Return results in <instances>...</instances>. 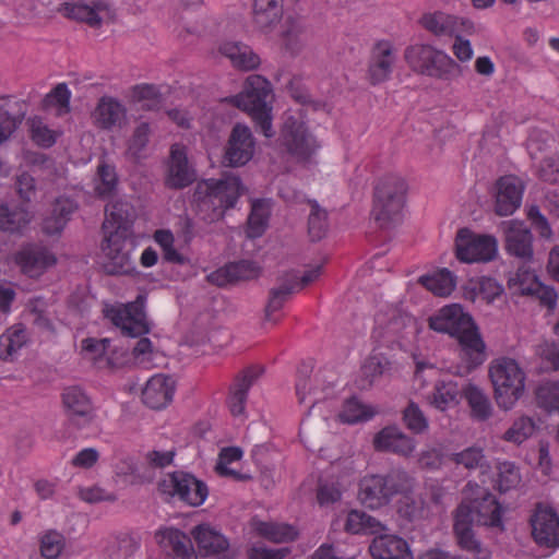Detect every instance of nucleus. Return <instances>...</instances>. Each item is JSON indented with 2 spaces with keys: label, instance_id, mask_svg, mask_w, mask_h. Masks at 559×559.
Wrapping results in <instances>:
<instances>
[{
  "label": "nucleus",
  "instance_id": "obj_1",
  "mask_svg": "<svg viewBox=\"0 0 559 559\" xmlns=\"http://www.w3.org/2000/svg\"><path fill=\"white\" fill-rule=\"evenodd\" d=\"M105 212L116 225V229L103 243V251L108 259L104 264L105 271L110 275L130 274L134 270L131 259V228L136 217L134 206L126 200L117 199L106 205Z\"/></svg>",
  "mask_w": 559,
  "mask_h": 559
},
{
  "label": "nucleus",
  "instance_id": "obj_2",
  "mask_svg": "<svg viewBox=\"0 0 559 559\" xmlns=\"http://www.w3.org/2000/svg\"><path fill=\"white\" fill-rule=\"evenodd\" d=\"M245 192L241 179L234 175L198 181L192 194V207L198 217L213 224L224 218L225 213L234 209Z\"/></svg>",
  "mask_w": 559,
  "mask_h": 559
},
{
  "label": "nucleus",
  "instance_id": "obj_3",
  "mask_svg": "<svg viewBox=\"0 0 559 559\" xmlns=\"http://www.w3.org/2000/svg\"><path fill=\"white\" fill-rule=\"evenodd\" d=\"M412 475L404 468H392L386 474L364 476L358 484L359 502L371 510L388 506L399 492L411 488Z\"/></svg>",
  "mask_w": 559,
  "mask_h": 559
},
{
  "label": "nucleus",
  "instance_id": "obj_4",
  "mask_svg": "<svg viewBox=\"0 0 559 559\" xmlns=\"http://www.w3.org/2000/svg\"><path fill=\"white\" fill-rule=\"evenodd\" d=\"M493 386V399L502 411H511L525 391L526 374L519 362L510 357L493 359L488 369Z\"/></svg>",
  "mask_w": 559,
  "mask_h": 559
},
{
  "label": "nucleus",
  "instance_id": "obj_5",
  "mask_svg": "<svg viewBox=\"0 0 559 559\" xmlns=\"http://www.w3.org/2000/svg\"><path fill=\"white\" fill-rule=\"evenodd\" d=\"M407 192L406 181L399 175H386L374 186L372 216L381 228L401 221Z\"/></svg>",
  "mask_w": 559,
  "mask_h": 559
},
{
  "label": "nucleus",
  "instance_id": "obj_6",
  "mask_svg": "<svg viewBox=\"0 0 559 559\" xmlns=\"http://www.w3.org/2000/svg\"><path fill=\"white\" fill-rule=\"evenodd\" d=\"M404 58L412 70L423 75L451 80L462 73V68L455 60L430 45L408 46L404 51Z\"/></svg>",
  "mask_w": 559,
  "mask_h": 559
},
{
  "label": "nucleus",
  "instance_id": "obj_7",
  "mask_svg": "<svg viewBox=\"0 0 559 559\" xmlns=\"http://www.w3.org/2000/svg\"><path fill=\"white\" fill-rule=\"evenodd\" d=\"M158 490L162 495L176 498L190 507L202 506L209 496L207 485L183 471L167 474L166 478L158 483Z\"/></svg>",
  "mask_w": 559,
  "mask_h": 559
},
{
  "label": "nucleus",
  "instance_id": "obj_8",
  "mask_svg": "<svg viewBox=\"0 0 559 559\" xmlns=\"http://www.w3.org/2000/svg\"><path fill=\"white\" fill-rule=\"evenodd\" d=\"M497 240L488 235H475L468 228H461L455 238L456 258L465 263L488 262L496 258Z\"/></svg>",
  "mask_w": 559,
  "mask_h": 559
},
{
  "label": "nucleus",
  "instance_id": "obj_9",
  "mask_svg": "<svg viewBox=\"0 0 559 559\" xmlns=\"http://www.w3.org/2000/svg\"><path fill=\"white\" fill-rule=\"evenodd\" d=\"M271 92L269 81L260 75H255L246 81L242 92L226 97L225 102L253 117L272 110L267 103Z\"/></svg>",
  "mask_w": 559,
  "mask_h": 559
},
{
  "label": "nucleus",
  "instance_id": "obj_10",
  "mask_svg": "<svg viewBox=\"0 0 559 559\" xmlns=\"http://www.w3.org/2000/svg\"><path fill=\"white\" fill-rule=\"evenodd\" d=\"M427 322L430 330L448 334L452 338H456L476 323L472 314L460 304L443 306L432 313Z\"/></svg>",
  "mask_w": 559,
  "mask_h": 559
},
{
  "label": "nucleus",
  "instance_id": "obj_11",
  "mask_svg": "<svg viewBox=\"0 0 559 559\" xmlns=\"http://www.w3.org/2000/svg\"><path fill=\"white\" fill-rule=\"evenodd\" d=\"M533 540L543 548L559 547V514L551 507L537 503L530 516Z\"/></svg>",
  "mask_w": 559,
  "mask_h": 559
},
{
  "label": "nucleus",
  "instance_id": "obj_12",
  "mask_svg": "<svg viewBox=\"0 0 559 559\" xmlns=\"http://www.w3.org/2000/svg\"><path fill=\"white\" fill-rule=\"evenodd\" d=\"M197 169L189 162L186 146L173 144L167 160L165 186L173 190H181L197 181Z\"/></svg>",
  "mask_w": 559,
  "mask_h": 559
},
{
  "label": "nucleus",
  "instance_id": "obj_13",
  "mask_svg": "<svg viewBox=\"0 0 559 559\" xmlns=\"http://www.w3.org/2000/svg\"><path fill=\"white\" fill-rule=\"evenodd\" d=\"M282 140L288 153L298 160H307L316 152L318 145L308 132L304 122L289 116L282 128Z\"/></svg>",
  "mask_w": 559,
  "mask_h": 559
},
{
  "label": "nucleus",
  "instance_id": "obj_14",
  "mask_svg": "<svg viewBox=\"0 0 559 559\" xmlns=\"http://www.w3.org/2000/svg\"><path fill=\"white\" fill-rule=\"evenodd\" d=\"M254 145L250 128L242 123H236L225 147L224 163L230 167L246 165L253 157Z\"/></svg>",
  "mask_w": 559,
  "mask_h": 559
},
{
  "label": "nucleus",
  "instance_id": "obj_15",
  "mask_svg": "<svg viewBox=\"0 0 559 559\" xmlns=\"http://www.w3.org/2000/svg\"><path fill=\"white\" fill-rule=\"evenodd\" d=\"M62 404L69 423L73 427L83 429L94 421L95 413L92 401L80 386L66 388L62 393Z\"/></svg>",
  "mask_w": 559,
  "mask_h": 559
},
{
  "label": "nucleus",
  "instance_id": "obj_16",
  "mask_svg": "<svg viewBox=\"0 0 559 559\" xmlns=\"http://www.w3.org/2000/svg\"><path fill=\"white\" fill-rule=\"evenodd\" d=\"M504 248L510 255L531 262L534 257L533 235L524 222L511 219L501 224Z\"/></svg>",
  "mask_w": 559,
  "mask_h": 559
},
{
  "label": "nucleus",
  "instance_id": "obj_17",
  "mask_svg": "<svg viewBox=\"0 0 559 559\" xmlns=\"http://www.w3.org/2000/svg\"><path fill=\"white\" fill-rule=\"evenodd\" d=\"M155 540L163 550V559H197L191 538L176 527H160Z\"/></svg>",
  "mask_w": 559,
  "mask_h": 559
},
{
  "label": "nucleus",
  "instance_id": "obj_18",
  "mask_svg": "<svg viewBox=\"0 0 559 559\" xmlns=\"http://www.w3.org/2000/svg\"><path fill=\"white\" fill-rule=\"evenodd\" d=\"M372 443L378 452L393 453L403 457H409L417 445L416 440L403 432L397 425L383 427L374 435Z\"/></svg>",
  "mask_w": 559,
  "mask_h": 559
},
{
  "label": "nucleus",
  "instance_id": "obj_19",
  "mask_svg": "<svg viewBox=\"0 0 559 559\" xmlns=\"http://www.w3.org/2000/svg\"><path fill=\"white\" fill-rule=\"evenodd\" d=\"M495 213L499 216L512 215L522 203L524 187L514 176L500 177L495 185Z\"/></svg>",
  "mask_w": 559,
  "mask_h": 559
},
{
  "label": "nucleus",
  "instance_id": "obj_20",
  "mask_svg": "<svg viewBox=\"0 0 559 559\" xmlns=\"http://www.w3.org/2000/svg\"><path fill=\"white\" fill-rule=\"evenodd\" d=\"M455 340L460 347V358L468 371L479 368L486 361L487 346L477 323H474Z\"/></svg>",
  "mask_w": 559,
  "mask_h": 559
},
{
  "label": "nucleus",
  "instance_id": "obj_21",
  "mask_svg": "<svg viewBox=\"0 0 559 559\" xmlns=\"http://www.w3.org/2000/svg\"><path fill=\"white\" fill-rule=\"evenodd\" d=\"M199 552L203 557L217 556L228 558L229 540L217 528L209 523H201L191 530Z\"/></svg>",
  "mask_w": 559,
  "mask_h": 559
},
{
  "label": "nucleus",
  "instance_id": "obj_22",
  "mask_svg": "<svg viewBox=\"0 0 559 559\" xmlns=\"http://www.w3.org/2000/svg\"><path fill=\"white\" fill-rule=\"evenodd\" d=\"M278 285L272 287L269 292L267 302L264 307V320L277 323L274 313L280 311L298 286V275L296 272H287L277 277Z\"/></svg>",
  "mask_w": 559,
  "mask_h": 559
},
{
  "label": "nucleus",
  "instance_id": "obj_23",
  "mask_svg": "<svg viewBox=\"0 0 559 559\" xmlns=\"http://www.w3.org/2000/svg\"><path fill=\"white\" fill-rule=\"evenodd\" d=\"M259 267L253 261L240 260L229 262L223 267L207 275V281L218 287L235 284L239 281H249L258 276Z\"/></svg>",
  "mask_w": 559,
  "mask_h": 559
},
{
  "label": "nucleus",
  "instance_id": "obj_24",
  "mask_svg": "<svg viewBox=\"0 0 559 559\" xmlns=\"http://www.w3.org/2000/svg\"><path fill=\"white\" fill-rule=\"evenodd\" d=\"M92 118L95 126L103 130L122 128L127 122V108L118 99L103 96L99 98Z\"/></svg>",
  "mask_w": 559,
  "mask_h": 559
},
{
  "label": "nucleus",
  "instance_id": "obj_25",
  "mask_svg": "<svg viewBox=\"0 0 559 559\" xmlns=\"http://www.w3.org/2000/svg\"><path fill=\"white\" fill-rule=\"evenodd\" d=\"M174 393L175 380L169 376L155 374L142 390V401L152 409H162L173 401Z\"/></svg>",
  "mask_w": 559,
  "mask_h": 559
},
{
  "label": "nucleus",
  "instance_id": "obj_26",
  "mask_svg": "<svg viewBox=\"0 0 559 559\" xmlns=\"http://www.w3.org/2000/svg\"><path fill=\"white\" fill-rule=\"evenodd\" d=\"M393 47L389 41H378L371 52L368 66L369 81L372 85L389 80L395 62Z\"/></svg>",
  "mask_w": 559,
  "mask_h": 559
},
{
  "label": "nucleus",
  "instance_id": "obj_27",
  "mask_svg": "<svg viewBox=\"0 0 559 559\" xmlns=\"http://www.w3.org/2000/svg\"><path fill=\"white\" fill-rule=\"evenodd\" d=\"M24 100H15L11 96L0 98V144L8 140L19 128L26 116Z\"/></svg>",
  "mask_w": 559,
  "mask_h": 559
},
{
  "label": "nucleus",
  "instance_id": "obj_28",
  "mask_svg": "<svg viewBox=\"0 0 559 559\" xmlns=\"http://www.w3.org/2000/svg\"><path fill=\"white\" fill-rule=\"evenodd\" d=\"M78 207L76 201L70 197L57 198L52 203L50 214L43 221V231L49 236L60 234Z\"/></svg>",
  "mask_w": 559,
  "mask_h": 559
},
{
  "label": "nucleus",
  "instance_id": "obj_29",
  "mask_svg": "<svg viewBox=\"0 0 559 559\" xmlns=\"http://www.w3.org/2000/svg\"><path fill=\"white\" fill-rule=\"evenodd\" d=\"M469 502L476 513V524L490 527H502L503 508L495 495L488 490H484L480 497L472 499Z\"/></svg>",
  "mask_w": 559,
  "mask_h": 559
},
{
  "label": "nucleus",
  "instance_id": "obj_30",
  "mask_svg": "<svg viewBox=\"0 0 559 559\" xmlns=\"http://www.w3.org/2000/svg\"><path fill=\"white\" fill-rule=\"evenodd\" d=\"M369 552L374 559H414L407 542L395 535L376 537Z\"/></svg>",
  "mask_w": 559,
  "mask_h": 559
},
{
  "label": "nucleus",
  "instance_id": "obj_31",
  "mask_svg": "<svg viewBox=\"0 0 559 559\" xmlns=\"http://www.w3.org/2000/svg\"><path fill=\"white\" fill-rule=\"evenodd\" d=\"M262 372L263 368L250 367L236 377L228 397V406L234 416H240L245 413L248 392Z\"/></svg>",
  "mask_w": 559,
  "mask_h": 559
},
{
  "label": "nucleus",
  "instance_id": "obj_32",
  "mask_svg": "<svg viewBox=\"0 0 559 559\" xmlns=\"http://www.w3.org/2000/svg\"><path fill=\"white\" fill-rule=\"evenodd\" d=\"M281 36L284 49L293 57L301 52L309 37L304 20L293 16L285 19Z\"/></svg>",
  "mask_w": 559,
  "mask_h": 559
},
{
  "label": "nucleus",
  "instance_id": "obj_33",
  "mask_svg": "<svg viewBox=\"0 0 559 559\" xmlns=\"http://www.w3.org/2000/svg\"><path fill=\"white\" fill-rule=\"evenodd\" d=\"M219 52L227 57L234 67L250 71L257 69L261 59L253 49L240 41H225L219 46Z\"/></svg>",
  "mask_w": 559,
  "mask_h": 559
},
{
  "label": "nucleus",
  "instance_id": "obj_34",
  "mask_svg": "<svg viewBox=\"0 0 559 559\" xmlns=\"http://www.w3.org/2000/svg\"><path fill=\"white\" fill-rule=\"evenodd\" d=\"M416 479L412 476L411 488L406 492H399L401 498L396 503V511L399 516L407 523H415L425 518L426 502L414 493Z\"/></svg>",
  "mask_w": 559,
  "mask_h": 559
},
{
  "label": "nucleus",
  "instance_id": "obj_35",
  "mask_svg": "<svg viewBox=\"0 0 559 559\" xmlns=\"http://www.w3.org/2000/svg\"><path fill=\"white\" fill-rule=\"evenodd\" d=\"M420 25L437 37H452L459 33V17L442 11L428 12L419 20Z\"/></svg>",
  "mask_w": 559,
  "mask_h": 559
},
{
  "label": "nucleus",
  "instance_id": "obj_36",
  "mask_svg": "<svg viewBox=\"0 0 559 559\" xmlns=\"http://www.w3.org/2000/svg\"><path fill=\"white\" fill-rule=\"evenodd\" d=\"M418 284L439 297L451 295L456 285V276L447 267L431 274H424L418 278Z\"/></svg>",
  "mask_w": 559,
  "mask_h": 559
},
{
  "label": "nucleus",
  "instance_id": "obj_37",
  "mask_svg": "<svg viewBox=\"0 0 559 559\" xmlns=\"http://www.w3.org/2000/svg\"><path fill=\"white\" fill-rule=\"evenodd\" d=\"M283 15V0H253V21L262 31L275 25Z\"/></svg>",
  "mask_w": 559,
  "mask_h": 559
},
{
  "label": "nucleus",
  "instance_id": "obj_38",
  "mask_svg": "<svg viewBox=\"0 0 559 559\" xmlns=\"http://www.w3.org/2000/svg\"><path fill=\"white\" fill-rule=\"evenodd\" d=\"M252 530L261 537L273 543H287L296 539L298 533L294 526L252 519Z\"/></svg>",
  "mask_w": 559,
  "mask_h": 559
},
{
  "label": "nucleus",
  "instance_id": "obj_39",
  "mask_svg": "<svg viewBox=\"0 0 559 559\" xmlns=\"http://www.w3.org/2000/svg\"><path fill=\"white\" fill-rule=\"evenodd\" d=\"M271 199H255L252 201L247 227L249 238H258L264 234L271 216Z\"/></svg>",
  "mask_w": 559,
  "mask_h": 559
},
{
  "label": "nucleus",
  "instance_id": "obj_40",
  "mask_svg": "<svg viewBox=\"0 0 559 559\" xmlns=\"http://www.w3.org/2000/svg\"><path fill=\"white\" fill-rule=\"evenodd\" d=\"M32 214L24 206L10 207L0 204V230L10 234H21L29 224Z\"/></svg>",
  "mask_w": 559,
  "mask_h": 559
},
{
  "label": "nucleus",
  "instance_id": "obj_41",
  "mask_svg": "<svg viewBox=\"0 0 559 559\" xmlns=\"http://www.w3.org/2000/svg\"><path fill=\"white\" fill-rule=\"evenodd\" d=\"M106 9L107 5L104 2L94 3L93 7L83 3L69 2L62 4V11L66 16L84 22L94 28L102 26L103 20L99 16V12Z\"/></svg>",
  "mask_w": 559,
  "mask_h": 559
},
{
  "label": "nucleus",
  "instance_id": "obj_42",
  "mask_svg": "<svg viewBox=\"0 0 559 559\" xmlns=\"http://www.w3.org/2000/svg\"><path fill=\"white\" fill-rule=\"evenodd\" d=\"M448 459L455 465H461L468 471L488 469L490 467L485 451L479 445H471L460 452L450 453Z\"/></svg>",
  "mask_w": 559,
  "mask_h": 559
},
{
  "label": "nucleus",
  "instance_id": "obj_43",
  "mask_svg": "<svg viewBox=\"0 0 559 559\" xmlns=\"http://www.w3.org/2000/svg\"><path fill=\"white\" fill-rule=\"evenodd\" d=\"M521 480L520 468L514 462L503 461L497 463L493 488L500 493L515 489L521 484Z\"/></svg>",
  "mask_w": 559,
  "mask_h": 559
},
{
  "label": "nucleus",
  "instance_id": "obj_44",
  "mask_svg": "<svg viewBox=\"0 0 559 559\" xmlns=\"http://www.w3.org/2000/svg\"><path fill=\"white\" fill-rule=\"evenodd\" d=\"M145 300L146 297L140 294L134 301L123 306V308L130 313V323L132 324V326H129L130 337H139L150 332V326L146 322L144 311Z\"/></svg>",
  "mask_w": 559,
  "mask_h": 559
},
{
  "label": "nucleus",
  "instance_id": "obj_45",
  "mask_svg": "<svg viewBox=\"0 0 559 559\" xmlns=\"http://www.w3.org/2000/svg\"><path fill=\"white\" fill-rule=\"evenodd\" d=\"M535 401L546 413H559V380L542 381L535 389Z\"/></svg>",
  "mask_w": 559,
  "mask_h": 559
},
{
  "label": "nucleus",
  "instance_id": "obj_46",
  "mask_svg": "<svg viewBox=\"0 0 559 559\" xmlns=\"http://www.w3.org/2000/svg\"><path fill=\"white\" fill-rule=\"evenodd\" d=\"M538 277L528 269L522 266L512 274L507 283L510 294L514 296L532 297L534 293L535 283H538Z\"/></svg>",
  "mask_w": 559,
  "mask_h": 559
},
{
  "label": "nucleus",
  "instance_id": "obj_47",
  "mask_svg": "<svg viewBox=\"0 0 559 559\" xmlns=\"http://www.w3.org/2000/svg\"><path fill=\"white\" fill-rule=\"evenodd\" d=\"M460 547L471 555V559H489V551L475 536L473 527H454Z\"/></svg>",
  "mask_w": 559,
  "mask_h": 559
},
{
  "label": "nucleus",
  "instance_id": "obj_48",
  "mask_svg": "<svg viewBox=\"0 0 559 559\" xmlns=\"http://www.w3.org/2000/svg\"><path fill=\"white\" fill-rule=\"evenodd\" d=\"M460 547L471 555V559H489V551L475 536L473 527H454Z\"/></svg>",
  "mask_w": 559,
  "mask_h": 559
},
{
  "label": "nucleus",
  "instance_id": "obj_49",
  "mask_svg": "<svg viewBox=\"0 0 559 559\" xmlns=\"http://www.w3.org/2000/svg\"><path fill=\"white\" fill-rule=\"evenodd\" d=\"M118 176L114 166L100 163L97 166L95 191L100 199L110 198L117 190Z\"/></svg>",
  "mask_w": 559,
  "mask_h": 559
},
{
  "label": "nucleus",
  "instance_id": "obj_50",
  "mask_svg": "<svg viewBox=\"0 0 559 559\" xmlns=\"http://www.w3.org/2000/svg\"><path fill=\"white\" fill-rule=\"evenodd\" d=\"M431 404L440 411H445L459 404L457 384L452 381L437 382L432 392Z\"/></svg>",
  "mask_w": 559,
  "mask_h": 559
},
{
  "label": "nucleus",
  "instance_id": "obj_51",
  "mask_svg": "<svg viewBox=\"0 0 559 559\" xmlns=\"http://www.w3.org/2000/svg\"><path fill=\"white\" fill-rule=\"evenodd\" d=\"M536 425L533 418L521 416L506 430L502 439L507 442L521 444L534 433Z\"/></svg>",
  "mask_w": 559,
  "mask_h": 559
},
{
  "label": "nucleus",
  "instance_id": "obj_52",
  "mask_svg": "<svg viewBox=\"0 0 559 559\" xmlns=\"http://www.w3.org/2000/svg\"><path fill=\"white\" fill-rule=\"evenodd\" d=\"M473 415L478 420H487L492 414L491 403L488 396L476 385H469L465 393Z\"/></svg>",
  "mask_w": 559,
  "mask_h": 559
},
{
  "label": "nucleus",
  "instance_id": "obj_53",
  "mask_svg": "<svg viewBox=\"0 0 559 559\" xmlns=\"http://www.w3.org/2000/svg\"><path fill=\"white\" fill-rule=\"evenodd\" d=\"M287 91L296 103L306 106L313 111L322 110L326 106L323 100L312 98L306 85L298 78H293L288 82Z\"/></svg>",
  "mask_w": 559,
  "mask_h": 559
},
{
  "label": "nucleus",
  "instance_id": "obj_54",
  "mask_svg": "<svg viewBox=\"0 0 559 559\" xmlns=\"http://www.w3.org/2000/svg\"><path fill=\"white\" fill-rule=\"evenodd\" d=\"M402 421L404 426L415 435L424 433L429 423L424 412L417 403L409 401L407 406L402 411Z\"/></svg>",
  "mask_w": 559,
  "mask_h": 559
},
{
  "label": "nucleus",
  "instance_id": "obj_55",
  "mask_svg": "<svg viewBox=\"0 0 559 559\" xmlns=\"http://www.w3.org/2000/svg\"><path fill=\"white\" fill-rule=\"evenodd\" d=\"M502 292L503 287L497 280L483 276L471 289H466L464 295L465 298L474 301L475 297L479 293L484 299H486L488 302H491L498 298Z\"/></svg>",
  "mask_w": 559,
  "mask_h": 559
},
{
  "label": "nucleus",
  "instance_id": "obj_56",
  "mask_svg": "<svg viewBox=\"0 0 559 559\" xmlns=\"http://www.w3.org/2000/svg\"><path fill=\"white\" fill-rule=\"evenodd\" d=\"M328 230V213L314 201L308 218V233L312 241L321 240Z\"/></svg>",
  "mask_w": 559,
  "mask_h": 559
},
{
  "label": "nucleus",
  "instance_id": "obj_57",
  "mask_svg": "<svg viewBox=\"0 0 559 559\" xmlns=\"http://www.w3.org/2000/svg\"><path fill=\"white\" fill-rule=\"evenodd\" d=\"M340 416L344 423L356 424L370 419L373 416V412L359 402L358 399L350 397L346 401Z\"/></svg>",
  "mask_w": 559,
  "mask_h": 559
},
{
  "label": "nucleus",
  "instance_id": "obj_58",
  "mask_svg": "<svg viewBox=\"0 0 559 559\" xmlns=\"http://www.w3.org/2000/svg\"><path fill=\"white\" fill-rule=\"evenodd\" d=\"M31 139L40 147L49 148L57 142L55 131L50 130L39 117L29 119Z\"/></svg>",
  "mask_w": 559,
  "mask_h": 559
},
{
  "label": "nucleus",
  "instance_id": "obj_59",
  "mask_svg": "<svg viewBox=\"0 0 559 559\" xmlns=\"http://www.w3.org/2000/svg\"><path fill=\"white\" fill-rule=\"evenodd\" d=\"M25 343L24 330H14L0 336V358L11 360L13 355L22 348Z\"/></svg>",
  "mask_w": 559,
  "mask_h": 559
},
{
  "label": "nucleus",
  "instance_id": "obj_60",
  "mask_svg": "<svg viewBox=\"0 0 559 559\" xmlns=\"http://www.w3.org/2000/svg\"><path fill=\"white\" fill-rule=\"evenodd\" d=\"M312 368L311 364L306 362H302L298 368L295 388L300 404L305 403L308 395L314 394V388L310 378Z\"/></svg>",
  "mask_w": 559,
  "mask_h": 559
},
{
  "label": "nucleus",
  "instance_id": "obj_61",
  "mask_svg": "<svg viewBox=\"0 0 559 559\" xmlns=\"http://www.w3.org/2000/svg\"><path fill=\"white\" fill-rule=\"evenodd\" d=\"M63 547L64 537L56 531H49L41 537L40 552L46 559H57Z\"/></svg>",
  "mask_w": 559,
  "mask_h": 559
},
{
  "label": "nucleus",
  "instance_id": "obj_62",
  "mask_svg": "<svg viewBox=\"0 0 559 559\" xmlns=\"http://www.w3.org/2000/svg\"><path fill=\"white\" fill-rule=\"evenodd\" d=\"M104 317L115 326L120 328L123 335L129 336L130 313L123 306H106L103 310Z\"/></svg>",
  "mask_w": 559,
  "mask_h": 559
},
{
  "label": "nucleus",
  "instance_id": "obj_63",
  "mask_svg": "<svg viewBox=\"0 0 559 559\" xmlns=\"http://www.w3.org/2000/svg\"><path fill=\"white\" fill-rule=\"evenodd\" d=\"M538 177L545 182L557 183L559 181V158L555 155H546L540 159Z\"/></svg>",
  "mask_w": 559,
  "mask_h": 559
},
{
  "label": "nucleus",
  "instance_id": "obj_64",
  "mask_svg": "<svg viewBox=\"0 0 559 559\" xmlns=\"http://www.w3.org/2000/svg\"><path fill=\"white\" fill-rule=\"evenodd\" d=\"M552 140L547 133L536 132L530 135L527 140V151L532 159H542V154L550 147Z\"/></svg>",
  "mask_w": 559,
  "mask_h": 559
}]
</instances>
